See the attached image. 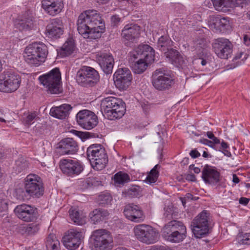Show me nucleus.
I'll list each match as a JSON object with an SVG mask.
<instances>
[{"mask_svg":"<svg viewBox=\"0 0 250 250\" xmlns=\"http://www.w3.org/2000/svg\"><path fill=\"white\" fill-rule=\"evenodd\" d=\"M77 26L78 32L85 39H98L104 31L101 17L96 10H87L81 14Z\"/></svg>","mask_w":250,"mask_h":250,"instance_id":"1","label":"nucleus"},{"mask_svg":"<svg viewBox=\"0 0 250 250\" xmlns=\"http://www.w3.org/2000/svg\"><path fill=\"white\" fill-rule=\"evenodd\" d=\"M130 66L132 71L136 74L144 72L148 64L154 60V50L147 44L139 45L131 53Z\"/></svg>","mask_w":250,"mask_h":250,"instance_id":"2","label":"nucleus"},{"mask_svg":"<svg viewBox=\"0 0 250 250\" xmlns=\"http://www.w3.org/2000/svg\"><path fill=\"white\" fill-rule=\"evenodd\" d=\"M101 107L104 115L110 120L121 118L125 112V103L121 99L113 97L103 99Z\"/></svg>","mask_w":250,"mask_h":250,"instance_id":"3","label":"nucleus"},{"mask_svg":"<svg viewBox=\"0 0 250 250\" xmlns=\"http://www.w3.org/2000/svg\"><path fill=\"white\" fill-rule=\"evenodd\" d=\"M47 93L59 94L62 92L61 74L58 68H55L38 78Z\"/></svg>","mask_w":250,"mask_h":250,"instance_id":"4","label":"nucleus"},{"mask_svg":"<svg viewBox=\"0 0 250 250\" xmlns=\"http://www.w3.org/2000/svg\"><path fill=\"white\" fill-rule=\"evenodd\" d=\"M47 53V46L44 43L36 42L25 48L23 57L27 63L37 66L45 61Z\"/></svg>","mask_w":250,"mask_h":250,"instance_id":"5","label":"nucleus"},{"mask_svg":"<svg viewBox=\"0 0 250 250\" xmlns=\"http://www.w3.org/2000/svg\"><path fill=\"white\" fill-rule=\"evenodd\" d=\"M86 155L92 167L101 170L108 162L107 155L104 148L100 144H93L87 149Z\"/></svg>","mask_w":250,"mask_h":250,"instance_id":"6","label":"nucleus"},{"mask_svg":"<svg viewBox=\"0 0 250 250\" xmlns=\"http://www.w3.org/2000/svg\"><path fill=\"white\" fill-rule=\"evenodd\" d=\"M166 239L174 243L182 241L187 236V229L179 221L173 220L168 222L163 228Z\"/></svg>","mask_w":250,"mask_h":250,"instance_id":"7","label":"nucleus"},{"mask_svg":"<svg viewBox=\"0 0 250 250\" xmlns=\"http://www.w3.org/2000/svg\"><path fill=\"white\" fill-rule=\"evenodd\" d=\"M93 250H111L113 246V237L106 229H97L90 236Z\"/></svg>","mask_w":250,"mask_h":250,"instance_id":"8","label":"nucleus"},{"mask_svg":"<svg viewBox=\"0 0 250 250\" xmlns=\"http://www.w3.org/2000/svg\"><path fill=\"white\" fill-rule=\"evenodd\" d=\"M133 232L138 241L147 245L156 242L159 239L158 232L148 225H137L134 228Z\"/></svg>","mask_w":250,"mask_h":250,"instance_id":"9","label":"nucleus"},{"mask_svg":"<svg viewBox=\"0 0 250 250\" xmlns=\"http://www.w3.org/2000/svg\"><path fill=\"white\" fill-rule=\"evenodd\" d=\"M24 186L28 195L39 198L43 194L44 188L41 178L35 174H29L24 179Z\"/></svg>","mask_w":250,"mask_h":250,"instance_id":"10","label":"nucleus"},{"mask_svg":"<svg viewBox=\"0 0 250 250\" xmlns=\"http://www.w3.org/2000/svg\"><path fill=\"white\" fill-rule=\"evenodd\" d=\"M21 79L14 73L4 71L0 75V91L5 93L15 91L20 87Z\"/></svg>","mask_w":250,"mask_h":250,"instance_id":"11","label":"nucleus"},{"mask_svg":"<svg viewBox=\"0 0 250 250\" xmlns=\"http://www.w3.org/2000/svg\"><path fill=\"white\" fill-rule=\"evenodd\" d=\"M208 212L206 210L201 212L191 223V229L194 236L202 238L208 233Z\"/></svg>","mask_w":250,"mask_h":250,"instance_id":"12","label":"nucleus"},{"mask_svg":"<svg viewBox=\"0 0 250 250\" xmlns=\"http://www.w3.org/2000/svg\"><path fill=\"white\" fill-rule=\"evenodd\" d=\"M99 78L98 72L94 68L83 66L77 72L76 80L83 86H93Z\"/></svg>","mask_w":250,"mask_h":250,"instance_id":"13","label":"nucleus"},{"mask_svg":"<svg viewBox=\"0 0 250 250\" xmlns=\"http://www.w3.org/2000/svg\"><path fill=\"white\" fill-rule=\"evenodd\" d=\"M152 83L155 89L163 91L171 87L173 80L170 75L166 73L164 68H159L153 74Z\"/></svg>","mask_w":250,"mask_h":250,"instance_id":"14","label":"nucleus"},{"mask_svg":"<svg viewBox=\"0 0 250 250\" xmlns=\"http://www.w3.org/2000/svg\"><path fill=\"white\" fill-rule=\"evenodd\" d=\"M59 167L63 174L70 177L79 175L83 169L80 162L69 159H61L59 162Z\"/></svg>","mask_w":250,"mask_h":250,"instance_id":"15","label":"nucleus"},{"mask_svg":"<svg viewBox=\"0 0 250 250\" xmlns=\"http://www.w3.org/2000/svg\"><path fill=\"white\" fill-rule=\"evenodd\" d=\"M83 238V232L75 229H69L62 238L64 246L69 250L78 249Z\"/></svg>","mask_w":250,"mask_h":250,"instance_id":"16","label":"nucleus"},{"mask_svg":"<svg viewBox=\"0 0 250 250\" xmlns=\"http://www.w3.org/2000/svg\"><path fill=\"white\" fill-rule=\"evenodd\" d=\"M76 119L78 125L87 130L93 128L98 122L95 113L86 109L80 111L76 115Z\"/></svg>","mask_w":250,"mask_h":250,"instance_id":"17","label":"nucleus"},{"mask_svg":"<svg viewBox=\"0 0 250 250\" xmlns=\"http://www.w3.org/2000/svg\"><path fill=\"white\" fill-rule=\"evenodd\" d=\"M113 79L116 86L119 89L125 90L131 84L132 79L131 71L127 68H119L114 73Z\"/></svg>","mask_w":250,"mask_h":250,"instance_id":"18","label":"nucleus"},{"mask_svg":"<svg viewBox=\"0 0 250 250\" xmlns=\"http://www.w3.org/2000/svg\"><path fill=\"white\" fill-rule=\"evenodd\" d=\"M213 50L220 58L227 59L232 53V44L229 40L219 38L212 43Z\"/></svg>","mask_w":250,"mask_h":250,"instance_id":"19","label":"nucleus"},{"mask_svg":"<svg viewBox=\"0 0 250 250\" xmlns=\"http://www.w3.org/2000/svg\"><path fill=\"white\" fill-rule=\"evenodd\" d=\"M16 216L21 220L29 222L37 218V209L33 206L23 204L18 205L14 209Z\"/></svg>","mask_w":250,"mask_h":250,"instance_id":"20","label":"nucleus"},{"mask_svg":"<svg viewBox=\"0 0 250 250\" xmlns=\"http://www.w3.org/2000/svg\"><path fill=\"white\" fill-rule=\"evenodd\" d=\"M124 213L126 218L135 223L142 222L146 218L142 208L134 204H128L125 205L124 209Z\"/></svg>","mask_w":250,"mask_h":250,"instance_id":"21","label":"nucleus"},{"mask_svg":"<svg viewBox=\"0 0 250 250\" xmlns=\"http://www.w3.org/2000/svg\"><path fill=\"white\" fill-rule=\"evenodd\" d=\"M96 59L104 73L108 74L112 72L114 59L110 53L106 51L97 52Z\"/></svg>","mask_w":250,"mask_h":250,"instance_id":"22","label":"nucleus"},{"mask_svg":"<svg viewBox=\"0 0 250 250\" xmlns=\"http://www.w3.org/2000/svg\"><path fill=\"white\" fill-rule=\"evenodd\" d=\"M140 27L136 24L131 23L125 25L122 30V36L127 45L133 42L140 36Z\"/></svg>","mask_w":250,"mask_h":250,"instance_id":"23","label":"nucleus"},{"mask_svg":"<svg viewBox=\"0 0 250 250\" xmlns=\"http://www.w3.org/2000/svg\"><path fill=\"white\" fill-rule=\"evenodd\" d=\"M42 7L47 14L54 16L61 12L64 4L62 0H42Z\"/></svg>","mask_w":250,"mask_h":250,"instance_id":"24","label":"nucleus"},{"mask_svg":"<svg viewBox=\"0 0 250 250\" xmlns=\"http://www.w3.org/2000/svg\"><path fill=\"white\" fill-rule=\"evenodd\" d=\"M202 177L206 183L215 184L220 180V173L216 167L206 165L202 171Z\"/></svg>","mask_w":250,"mask_h":250,"instance_id":"25","label":"nucleus"},{"mask_svg":"<svg viewBox=\"0 0 250 250\" xmlns=\"http://www.w3.org/2000/svg\"><path fill=\"white\" fill-rule=\"evenodd\" d=\"M59 148L62 155H70L77 151L78 146L73 139L67 138L62 140L59 143Z\"/></svg>","mask_w":250,"mask_h":250,"instance_id":"26","label":"nucleus"},{"mask_svg":"<svg viewBox=\"0 0 250 250\" xmlns=\"http://www.w3.org/2000/svg\"><path fill=\"white\" fill-rule=\"evenodd\" d=\"M71 108L70 104H63L58 107H52L50 111V114L55 118L63 119L69 115Z\"/></svg>","mask_w":250,"mask_h":250,"instance_id":"27","label":"nucleus"},{"mask_svg":"<svg viewBox=\"0 0 250 250\" xmlns=\"http://www.w3.org/2000/svg\"><path fill=\"white\" fill-rule=\"evenodd\" d=\"M63 33L62 29L59 26L55 20L49 23L46 28V35L51 39L59 38Z\"/></svg>","mask_w":250,"mask_h":250,"instance_id":"28","label":"nucleus"},{"mask_svg":"<svg viewBox=\"0 0 250 250\" xmlns=\"http://www.w3.org/2000/svg\"><path fill=\"white\" fill-rule=\"evenodd\" d=\"M16 26L20 30H28L33 27V17L28 15L23 16L16 21Z\"/></svg>","mask_w":250,"mask_h":250,"instance_id":"29","label":"nucleus"},{"mask_svg":"<svg viewBox=\"0 0 250 250\" xmlns=\"http://www.w3.org/2000/svg\"><path fill=\"white\" fill-rule=\"evenodd\" d=\"M70 217L74 223L82 225L85 223V215L80 213L77 208L72 207L69 210Z\"/></svg>","mask_w":250,"mask_h":250,"instance_id":"30","label":"nucleus"},{"mask_svg":"<svg viewBox=\"0 0 250 250\" xmlns=\"http://www.w3.org/2000/svg\"><path fill=\"white\" fill-rule=\"evenodd\" d=\"M75 49L74 40L71 38H68L64 43L59 53L62 57H64L71 54Z\"/></svg>","mask_w":250,"mask_h":250,"instance_id":"31","label":"nucleus"},{"mask_svg":"<svg viewBox=\"0 0 250 250\" xmlns=\"http://www.w3.org/2000/svg\"><path fill=\"white\" fill-rule=\"evenodd\" d=\"M108 215L106 210L96 209L90 213L89 216L91 221L94 224H97L103 221Z\"/></svg>","mask_w":250,"mask_h":250,"instance_id":"32","label":"nucleus"},{"mask_svg":"<svg viewBox=\"0 0 250 250\" xmlns=\"http://www.w3.org/2000/svg\"><path fill=\"white\" fill-rule=\"evenodd\" d=\"M213 6L216 10L227 12L233 8L231 0H212Z\"/></svg>","mask_w":250,"mask_h":250,"instance_id":"33","label":"nucleus"},{"mask_svg":"<svg viewBox=\"0 0 250 250\" xmlns=\"http://www.w3.org/2000/svg\"><path fill=\"white\" fill-rule=\"evenodd\" d=\"M213 21L215 27L220 30H228L230 27V22L228 17L218 16L213 19Z\"/></svg>","mask_w":250,"mask_h":250,"instance_id":"34","label":"nucleus"},{"mask_svg":"<svg viewBox=\"0 0 250 250\" xmlns=\"http://www.w3.org/2000/svg\"><path fill=\"white\" fill-rule=\"evenodd\" d=\"M46 247L47 250H59L60 243L53 234H50L46 238Z\"/></svg>","mask_w":250,"mask_h":250,"instance_id":"35","label":"nucleus"},{"mask_svg":"<svg viewBox=\"0 0 250 250\" xmlns=\"http://www.w3.org/2000/svg\"><path fill=\"white\" fill-rule=\"evenodd\" d=\"M113 180L115 185L123 186L130 181V177L126 173L119 171L114 175Z\"/></svg>","mask_w":250,"mask_h":250,"instance_id":"36","label":"nucleus"},{"mask_svg":"<svg viewBox=\"0 0 250 250\" xmlns=\"http://www.w3.org/2000/svg\"><path fill=\"white\" fill-rule=\"evenodd\" d=\"M160 167L161 166L158 164L154 167L146 178L145 181L146 183L151 184L157 181L159 175V169Z\"/></svg>","mask_w":250,"mask_h":250,"instance_id":"37","label":"nucleus"},{"mask_svg":"<svg viewBox=\"0 0 250 250\" xmlns=\"http://www.w3.org/2000/svg\"><path fill=\"white\" fill-rule=\"evenodd\" d=\"M172 41L167 36H162L158 41V47L162 51H165L171 46Z\"/></svg>","mask_w":250,"mask_h":250,"instance_id":"38","label":"nucleus"},{"mask_svg":"<svg viewBox=\"0 0 250 250\" xmlns=\"http://www.w3.org/2000/svg\"><path fill=\"white\" fill-rule=\"evenodd\" d=\"M142 190L139 186L134 185L130 187L125 192V196L129 198L137 197L141 195Z\"/></svg>","mask_w":250,"mask_h":250,"instance_id":"39","label":"nucleus"},{"mask_svg":"<svg viewBox=\"0 0 250 250\" xmlns=\"http://www.w3.org/2000/svg\"><path fill=\"white\" fill-rule=\"evenodd\" d=\"M29 167L28 163L24 159L20 158L16 161L15 169L18 173L27 169Z\"/></svg>","mask_w":250,"mask_h":250,"instance_id":"40","label":"nucleus"},{"mask_svg":"<svg viewBox=\"0 0 250 250\" xmlns=\"http://www.w3.org/2000/svg\"><path fill=\"white\" fill-rule=\"evenodd\" d=\"M248 55L247 53H244L242 52L238 53L233 59V62L235 64L233 67V68L242 64L247 59Z\"/></svg>","mask_w":250,"mask_h":250,"instance_id":"41","label":"nucleus"},{"mask_svg":"<svg viewBox=\"0 0 250 250\" xmlns=\"http://www.w3.org/2000/svg\"><path fill=\"white\" fill-rule=\"evenodd\" d=\"M112 200V197L108 193H103L99 195L97 202L98 204L102 206L110 203Z\"/></svg>","mask_w":250,"mask_h":250,"instance_id":"42","label":"nucleus"},{"mask_svg":"<svg viewBox=\"0 0 250 250\" xmlns=\"http://www.w3.org/2000/svg\"><path fill=\"white\" fill-rule=\"evenodd\" d=\"M37 117L36 112H28L27 114H24L23 117L22 121L23 123L27 125H32L34 120Z\"/></svg>","mask_w":250,"mask_h":250,"instance_id":"43","label":"nucleus"},{"mask_svg":"<svg viewBox=\"0 0 250 250\" xmlns=\"http://www.w3.org/2000/svg\"><path fill=\"white\" fill-rule=\"evenodd\" d=\"M187 63L188 60L186 57L179 53L177 57H176L172 64L177 67H181L183 69L187 66Z\"/></svg>","mask_w":250,"mask_h":250,"instance_id":"44","label":"nucleus"},{"mask_svg":"<svg viewBox=\"0 0 250 250\" xmlns=\"http://www.w3.org/2000/svg\"><path fill=\"white\" fill-rule=\"evenodd\" d=\"M15 194L17 199L22 201L26 199L28 196L26 189L22 188H16L15 190Z\"/></svg>","mask_w":250,"mask_h":250,"instance_id":"45","label":"nucleus"},{"mask_svg":"<svg viewBox=\"0 0 250 250\" xmlns=\"http://www.w3.org/2000/svg\"><path fill=\"white\" fill-rule=\"evenodd\" d=\"M167 52H165L166 57L168 59V61L172 64L173 62L176 57L179 55V53L173 49H167Z\"/></svg>","mask_w":250,"mask_h":250,"instance_id":"46","label":"nucleus"},{"mask_svg":"<svg viewBox=\"0 0 250 250\" xmlns=\"http://www.w3.org/2000/svg\"><path fill=\"white\" fill-rule=\"evenodd\" d=\"M24 230L28 234H33L39 231V225L36 223H31L24 228Z\"/></svg>","mask_w":250,"mask_h":250,"instance_id":"47","label":"nucleus"},{"mask_svg":"<svg viewBox=\"0 0 250 250\" xmlns=\"http://www.w3.org/2000/svg\"><path fill=\"white\" fill-rule=\"evenodd\" d=\"M165 212L164 215L168 219L172 218L176 215L174 207L172 205H169L165 208Z\"/></svg>","mask_w":250,"mask_h":250,"instance_id":"48","label":"nucleus"},{"mask_svg":"<svg viewBox=\"0 0 250 250\" xmlns=\"http://www.w3.org/2000/svg\"><path fill=\"white\" fill-rule=\"evenodd\" d=\"M233 8L235 7H243L247 5L250 0H231Z\"/></svg>","mask_w":250,"mask_h":250,"instance_id":"49","label":"nucleus"},{"mask_svg":"<svg viewBox=\"0 0 250 250\" xmlns=\"http://www.w3.org/2000/svg\"><path fill=\"white\" fill-rule=\"evenodd\" d=\"M72 132L79 137L83 141H84L89 138V133L88 132H83L76 130H73Z\"/></svg>","mask_w":250,"mask_h":250,"instance_id":"50","label":"nucleus"},{"mask_svg":"<svg viewBox=\"0 0 250 250\" xmlns=\"http://www.w3.org/2000/svg\"><path fill=\"white\" fill-rule=\"evenodd\" d=\"M199 142L203 144L207 145L211 148H213L215 150H217V148H216V146L213 145V143L212 141H211L208 140L206 139H200L199 141Z\"/></svg>","mask_w":250,"mask_h":250,"instance_id":"51","label":"nucleus"},{"mask_svg":"<svg viewBox=\"0 0 250 250\" xmlns=\"http://www.w3.org/2000/svg\"><path fill=\"white\" fill-rule=\"evenodd\" d=\"M8 202L3 199L0 201V211H4L8 209Z\"/></svg>","mask_w":250,"mask_h":250,"instance_id":"52","label":"nucleus"},{"mask_svg":"<svg viewBox=\"0 0 250 250\" xmlns=\"http://www.w3.org/2000/svg\"><path fill=\"white\" fill-rule=\"evenodd\" d=\"M242 243L244 244H250V233H246L243 236Z\"/></svg>","mask_w":250,"mask_h":250,"instance_id":"53","label":"nucleus"},{"mask_svg":"<svg viewBox=\"0 0 250 250\" xmlns=\"http://www.w3.org/2000/svg\"><path fill=\"white\" fill-rule=\"evenodd\" d=\"M189 154L192 158H196L200 156V153L196 149L192 150Z\"/></svg>","mask_w":250,"mask_h":250,"instance_id":"54","label":"nucleus"},{"mask_svg":"<svg viewBox=\"0 0 250 250\" xmlns=\"http://www.w3.org/2000/svg\"><path fill=\"white\" fill-rule=\"evenodd\" d=\"M120 21V18L117 15H114L111 17V22L114 25H116Z\"/></svg>","mask_w":250,"mask_h":250,"instance_id":"55","label":"nucleus"},{"mask_svg":"<svg viewBox=\"0 0 250 250\" xmlns=\"http://www.w3.org/2000/svg\"><path fill=\"white\" fill-rule=\"evenodd\" d=\"M150 250H171L170 249L164 246H154L152 247Z\"/></svg>","mask_w":250,"mask_h":250,"instance_id":"56","label":"nucleus"},{"mask_svg":"<svg viewBox=\"0 0 250 250\" xmlns=\"http://www.w3.org/2000/svg\"><path fill=\"white\" fill-rule=\"evenodd\" d=\"M250 201V199L246 197H241L239 199V202L243 205H247Z\"/></svg>","mask_w":250,"mask_h":250,"instance_id":"57","label":"nucleus"},{"mask_svg":"<svg viewBox=\"0 0 250 250\" xmlns=\"http://www.w3.org/2000/svg\"><path fill=\"white\" fill-rule=\"evenodd\" d=\"M229 147V145L224 142V141H222L221 143V146L219 147H216L217 149H220L221 150H223L224 149H228Z\"/></svg>","mask_w":250,"mask_h":250,"instance_id":"58","label":"nucleus"},{"mask_svg":"<svg viewBox=\"0 0 250 250\" xmlns=\"http://www.w3.org/2000/svg\"><path fill=\"white\" fill-rule=\"evenodd\" d=\"M243 42L247 46L250 45V37L247 35H245L243 37Z\"/></svg>","mask_w":250,"mask_h":250,"instance_id":"59","label":"nucleus"},{"mask_svg":"<svg viewBox=\"0 0 250 250\" xmlns=\"http://www.w3.org/2000/svg\"><path fill=\"white\" fill-rule=\"evenodd\" d=\"M217 150L222 152L225 156L227 157H229L231 156L230 152L229 150H228V149H224L223 150H221V149H217Z\"/></svg>","mask_w":250,"mask_h":250,"instance_id":"60","label":"nucleus"},{"mask_svg":"<svg viewBox=\"0 0 250 250\" xmlns=\"http://www.w3.org/2000/svg\"><path fill=\"white\" fill-rule=\"evenodd\" d=\"M189 168L190 169L193 170V171L197 174H198L200 172L201 170L199 167H194V165H190L189 166Z\"/></svg>","mask_w":250,"mask_h":250,"instance_id":"61","label":"nucleus"},{"mask_svg":"<svg viewBox=\"0 0 250 250\" xmlns=\"http://www.w3.org/2000/svg\"><path fill=\"white\" fill-rule=\"evenodd\" d=\"M213 143V145L215 146L216 144H219L220 143V141L219 139H218L217 137L214 136L213 138L211 139Z\"/></svg>","mask_w":250,"mask_h":250,"instance_id":"62","label":"nucleus"},{"mask_svg":"<svg viewBox=\"0 0 250 250\" xmlns=\"http://www.w3.org/2000/svg\"><path fill=\"white\" fill-rule=\"evenodd\" d=\"M232 181L235 184H238L240 181L239 178L235 174L233 175Z\"/></svg>","mask_w":250,"mask_h":250,"instance_id":"63","label":"nucleus"},{"mask_svg":"<svg viewBox=\"0 0 250 250\" xmlns=\"http://www.w3.org/2000/svg\"><path fill=\"white\" fill-rule=\"evenodd\" d=\"M207 135L208 136V137L210 139H211L212 138L214 137V134L212 133V132H210V131H208L207 132Z\"/></svg>","mask_w":250,"mask_h":250,"instance_id":"64","label":"nucleus"}]
</instances>
